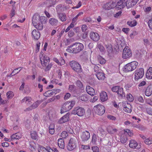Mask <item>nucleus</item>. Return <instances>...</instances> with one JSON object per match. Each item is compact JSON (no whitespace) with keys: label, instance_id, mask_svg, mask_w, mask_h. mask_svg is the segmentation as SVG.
I'll use <instances>...</instances> for the list:
<instances>
[{"label":"nucleus","instance_id":"8fccbe9b","mask_svg":"<svg viewBox=\"0 0 152 152\" xmlns=\"http://www.w3.org/2000/svg\"><path fill=\"white\" fill-rule=\"evenodd\" d=\"M97 47L100 51L102 52L104 51V48L103 46L100 44L98 45Z\"/></svg>","mask_w":152,"mask_h":152},{"label":"nucleus","instance_id":"a19ab883","mask_svg":"<svg viewBox=\"0 0 152 152\" xmlns=\"http://www.w3.org/2000/svg\"><path fill=\"white\" fill-rule=\"evenodd\" d=\"M69 90L71 92H74L76 90L75 86L74 85H69Z\"/></svg>","mask_w":152,"mask_h":152},{"label":"nucleus","instance_id":"423d86ee","mask_svg":"<svg viewBox=\"0 0 152 152\" xmlns=\"http://www.w3.org/2000/svg\"><path fill=\"white\" fill-rule=\"evenodd\" d=\"M69 64L72 69L75 72L79 73L82 72L80 65L76 61H71L69 62Z\"/></svg>","mask_w":152,"mask_h":152},{"label":"nucleus","instance_id":"4d7b16f0","mask_svg":"<svg viewBox=\"0 0 152 152\" xmlns=\"http://www.w3.org/2000/svg\"><path fill=\"white\" fill-rule=\"evenodd\" d=\"M62 8V5L61 4L58 5L56 7L57 10L58 11H61Z\"/></svg>","mask_w":152,"mask_h":152},{"label":"nucleus","instance_id":"393cba45","mask_svg":"<svg viewBox=\"0 0 152 152\" xmlns=\"http://www.w3.org/2000/svg\"><path fill=\"white\" fill-rule=\"evenodd\" d=\"M100 97L101 100L102 102H104L108 99V96L106 92H102L100 94Z\"/></svg>","mask_w":152,"mask_h":152},{"label":"nucleus","instance_id":"2eb2a0df","mask_svg":"<svg viewBox=\"0 0 152 152\" xmlns=\"http://www.w3.org/2000/svg\"><path fill=\"white\" fill-rule=\"evenodd\" d=\"M129 145L130 147L132 148H136L137 149H139L141 146L140 144L138 145L137 142L134 140H132L130 141Z\"/></svg>","mask_w":152,"mask_h":152},{"label":"nucleus","instance_id":"e2e57ef3","mask_svg":"<svg viewBox=\"0 0 152 152\" xmlns=\"http://www.w3.org/2000/svg\"><path fill=\"white\" fill-rule=\"evenodd\" d=\"M122 31L125 33L127 34L129 31V29L128 28H123L122 29Z\"/></svg>","mask_w":152,"mask_h":152},{"label":"nucleus","instance_id":"49530a36","mask_svg":"<svg viewBox=\"0 0 152 152\" xmlns=\"http://www.w3.org/2000/svg\"><path fill=\"white\" fill-rule=\"evenodd\" d=\"M144 142L146 144H151L152 143V139L147 138L145 140Z\"/></svg>","mask_w":152,"mask_h":152},{"label":"nucleus","instance_id":"4c0bfd02","mask_svg":"<svg viewBox=\"0 0 152 152\" xmlns=\"http://www.w3.org/2000/svg\"><path fill=\"white\" fill-rule=\"evenodd\" d=\"M47 21V19L46 17L44 16H41L40 17V23H42L43 24V23H45Z\"/></svg>","mask_w":152,"mask_h":152},{"label":"nucleus","instance_id":"9d476101","mask_svg":"<svg viewBox=\"0 0 152 152\" xmlns=\"http://www.w3.org/2000/svg\"><path fill=\"white\" fill-rule=\"evenodd\" d=\"M144 74V69L143 68H140L138 69H137L135 72V80H137L139 79L142 78Z\"/></svg>","mask_w":152,"mask_h":152},{"label":"nucleus","instance_id":"0eeeda50","mask_svg":"<svg viewBox=\"0 0 152 152\" xmlns=\"http://www.w3.org/2000/svg\"><path fill=\"white\" fill-rule=\"evenodd\" d=\"M112 91L117 93L118 96L120 98H124L125 96V93L123 91V88L120 86H115L112 88Z\"/></svg>","mask_w":152,"mask_h":152},{"label":"nucleus","instance_id":"1a4fd4ad","mask_svg":"<svg viewBox=\"0 0 152 152\" xmlns=\"http://www.w3.org/2000/svg\"><path fill=\"white\" fill-rule=\"evenodd\" d=\"M85 113L84 109L82 107H77L74 108L72 112V114L76 115H77L79 116H83Z\"/></svg>","mask_w":152,"mask_h":152},{"label":"nucleus","instance_id":"4be33fe9","mask_svg":"<svg viewBox=\"0 0 152 152\" xmlns=\"http://www.w3.org/2000/svg\"><path fill=\"white\" fill-rule=\"evenodd\" d=\"M41 101H38L33 103L32 105L28 108L26 109L27 110H31L37 108L41 103Z\"/></svg>","mask_w":152,"mask_h":152},{"label":"nucleus","instance_id":"79ce46f5","mask_svg":"<svg viewBox=\"0 0 152 152\" xmlns=\"http://www.w3.org/2000/svg\"><path fill=\"white\" fill-rule=\"evenodd\" d=\"M126 98L127 100L130 102H132L134 100V98L131 94H127L126 96Z\"/></svg>","mask_w":152,"mask_h":152},{"label":"nucleus","instance_id":"c03bdc74","mask_svg":"<svg viewBox=\"0 0 152 152\" xmlns=\"http://www.w3.org/2000/svg\"><path fill=\"white\" fill-rule=\"evenodd\" d=\"M94 66V72H96V74L98 73L99 72H100L101 71V70L100 69V68L97 66L95 65L94 64L93 65Z\"/></svg>","mask_w":152,"mask_h":152},{"label":"nucleus","instance_id":"de8ad7c7","mask_svg":"<svg viewBox=\"0 0 152 152\" xmlns=\"http://www.w3.org/2000/svg\"><path fill=\"white\" fill-rule=\"evenodd\" d=\"M39 152H50L49 151L47 150V149L43 147H41L38 150Z\"/></svg>","mask_w":152,"mask_h":152},{"label":"nucleus","instance_id":"39448f33","mask_svg":"<svg viewBox=\"0 0 152 152\" xmlns=\"http://www.w3.org/2000/svg\"><path fill=\"white\" fill-rule=\"evenodd\" d=\"M138 64V63L136 61L129 63L124 66V71L126 72L132 71L136 68Z\"/></svg>","mask_w":152,"mask_h":152},{"label":"nucleus","instance_id":"b1692460","mask_svg":"<svg viewBox=\"0 0 152 152\" xmlns=\"http://www.w3.org/2000/svg\"><path fill=\"white\" fill-rule=\"evenodd\" d=\"M152 94V88L149 86L146 88L145 91V94L148 96H150Z\"/></svg>","mask_w":152,"mask_h":152},{"label":"nucleus","instance_id":"a211bd4d","mask_svg":"<svg viewBox=\"0 0 152 152\" xmlns=\"http://www.w3.org/2000/svg\"><path fill=\"white\" fill-rule=\"evenodd\" d=\"M70 114L69 113H67L59 120L58 123L60 124H62L68 121Z\"/></svg>","mask_w":152,"mask_h":152},{"label":"nucleus","instance_id":"6ab92c4d","mask_svg":"<svg viewBox=\"0 0 152 152\" xmlns=\"http://www.w3.org/2000/svg\"><path fill=\"white\" fill-rule=\"evenodd\" d=\"M123 106L124 107L123 110L127 113H130L132 111V107L131 105L128 103L126 104L123 103Z\"/></svg>","mask_w":152,"mask_h":152},{"label":"nucleus","instance_id":"37998d69","mask_svg":"<svg viewBox=\"0 0 152 152\" xmlns=\"http://www.w3.org/2000/svg\"><path fill=\"white\" fill-rule=\"evenodd\" d=\"M127 140V138L126 135H124L121 137V141L122 143H125Z\"/></svg>","mask_w":152,"mask_h":152},{"label":"nucleus","instance_id":"7ed1b4c3","mask_svg":"<svg viewBox=\"0 0 152 152\" xmlns=\"http://www.w3.org/2000/svg\"><path fill=\"white\" fill-rule=\"evenodd\" d=\"M75 103V101L67 102L64 103L62 105L61 110V113H63L64 112L70 110L74 106Z\"/></svg>","mask_w":152,"mask_h":152},{"label":"nucleus","instance_id":"9b49d317","mask_svg":"<svg viewBox=\"0 0 152 152\" xmlns=\"http://www.w3.org/2000/svg\"><path fill=\"white\" fill-rule=\"evenodd\" d=\"M132 56L131 50L128 46H126L123 50L122 57L124 59H127L130 58Z\"/></svg>","mask_w":152,"mask_h":152},{"label":"nucleus","instance_id":"f257e3e1","mask_svg":"<svg viewBox=\"0 0 152 152\" xmlns=\"http://www.w3.org/2000/svg\"><path fill=\"white\" fill-rule=\"evenodd\" d=\"M83 48L84 46L82 43L76 42L68 47L66 50L69 53L76 54L80 52Z\"/></svg>","mask_w":152,"mask_h":152},{"label":"nucleus","instance_id":"e433bc0d","mask_svg":"<svg viewBox=\"0 0 152 152\" xmlns=\"http://www.w3.org/2000/svg\"><path fill=\"white\" fill-rule=\"evenodd\" d=\"M31 98L30 97H24L21 101V103H23L25 102L27 103L31 101Z\"/></svg>","mask_w":152,"mask_h":152},{"label":"nucleus","instance_id":"ddd939ff","mask_svg":"<svg viewBox=\"0 0 152 152\" xmlns=\"http://www.w3.org/2000/svg\"><path fill=\"white\" fill-rule=\"evenodd\" d=\"M40 59L41 64L43 66H46L49 63L50 58L46 56H40Z\"/></svg>","mask_w":152,"mask_h":152},{"label":"nucleus","instance_id":"aec40b11","mask_svg":"<svg viewBox=\"0 0 152 152\" xmlns=\"http://www.w3.org/2000/svg\"><path fill=\"white\" fill-rule=\"evenodd\" d=\"M32 35L33 37L36 40H38L40 37V34L39 31H37L36 30H34L32 32Z\"/></svg>","mask_w":152,"mask_h":152},{"label":"nucleus","instance_id":"6e6552de","mask_svg":"<svg viewBox=\"0 0 152 152\" xmlns=\"http://www.w3.org/2000/svg\"><path fill=\"white\" fill-rule=\"evenodd\" d=\"M93 109L94 112L98 115H102L105 111V107L102 105L99 104L95 106Z\"/></svg>","mask_w":152,"mask_h":152},{"label":"nucleus","instance_id":"3c124183","mask_svg":"<svg viewBox=\"0 0 152 152\" xmlns=\"http://www.w3.org/2000/svg\"><path fill=\"white\" fill-rule=\"evenodd\" d=\"M84 20L85 22L86 23H92V20L91 18L90 17H87L84 19Z\"/></svg>","mask_w":152,"mask_h":152},{"label":"nucleus","instance_id":"ea45409f","mask_svg":"<svg viewBox=\"0 0 152 152\" xmlns=\"http://www.w3.org/2000/svg\"><path fill=\"white\" fill-rule=\"evenodd\" d=\"M117 131V130L115 129H113L112 128H109L107 129L108 132L111 134H113L115 133Z\"/></svg>","mask_w":152,"mask_h":152},{"label":"nucleus","instance_id":"09e8293b","mask_svg":"<svg viewBox=\"0 0 152 152\" xmlns=\"http://www.w3.org/2000/svg\"><path fill=\"white\" fill-rule=\"evenodd\" d=\"M7 96L8 98L12 97L13 96V92L11 91L8 92L7 94Z\"/></svg>","mask_w":152,"mask_h":152},{"label":"nucleus","instance_id":"c85d7f7f","mask_svg":"<svg viewBox=\"0 0 152 152\" xmlns=\"http://www.w3.org/2000/svg\"><path fill=\"white\" fill-rule=\"evenodd\" d=\"M56 91L55 90H53L51 91H48L44 93L43 94V95L45 96L48 97L53 95L54 93L56 94Z\"/></svg>","mask_w":152,"mask_h":152},{"label":"nucleus","instance_id":"a18cd8bd","mask_svg":"<svg viewBox=\"0 0 152 152\" xmlns=\"http://www.w3.org/2000/svg\"><path fill=\"white\" fill-rule=\"evenodd\" d=\"M68 135V133L66 131H64L61 133V136L63 138H66Z\"/></svg>","mask_w":152,"mask_h":152},{"label":"nucleus","instance_id":"6e6d98bb","mask_svg":"<svg viewBox=\"0 0 152 152\" xmlns=\"http://www.w3.org/2000/svg\"><path fill=\"white\" fill-rule=\"evenodd\" d=\"M52 66V64H48V65L46 66V68L45 69V71H48L51 68Z\"/></svg>","mask_w":152,"mask_h":152},{"label":"nucleus","instance_id":"338daca9","mask_svg":"<svg viewBox=\"0 0 152 152\" xmlns=\"http://www.w3.org/2000/svg\"><path fill=\"white\" fill-rule=\"evenodd\" d=\"M71 96V94L69 93H67L64 96V99H68Z\"/></svg>","mask_w":152,"mask_h":152},{"label":"nucleus","instance_id":"13d9d810","mask_svg":"<svg viewBox=\"0 0 152 152\" xmlns=\"http://www.w3.org/2000/svg\"><path fill=\"white\" fill-rule=\"evenodd\" d=\"M98 97V96H95L93 97L92 99H91V102H94L97 100Z\"/></svg>","mask_w":152,"mask_h":152},{"label":"nucleus","instance_id":"bf43d9fd","mask_svg":"<svg viewBox=\"0 0 152 152\" xmlns=\"http://www.w3.org/2000/svg\"><path fill=\"white\" fill-rule=\"evenodd\" d=\"M82 30L83 32H85L87 29V26L86 25H83L82 26Z\"/></svg>","mask_w":152,"mask_h":152},{"label":"nucleus","instance_id":"c9c22d12","mask_svg":"<svg viewBox=\"0 0 152 152\" xmlns=\"http://www.w3.org/2000/svg\"><path fill=\"white\" fill-rule=\"evenodd\" d=\"M31 135L32 138L34 140H36L37 138V135L36 132L34 131H32L31 132Z\"/></svg>","mask_w":152,"mask_h":152},{"label":"nucleus","instance_id":"7c9ffc66","mask_svg":"<svg viewBox=\"0 0 152 152\" xmlns=\"http://www.w3.org/2000/svg\"><path fill=\"white\" fill-rule=\"evenodd\" d=\"M79 99L83 101H87L89 99V97L87 94H82L79 97Z\"/></svg>","mask_w":152,"mask_h":152},{"label":"nucleus","instance_id":"20e7f679","mask_svg":"<svg viewBox=\"0 0 152 152\" xmlns=\"http://www.w3.org/2000/svg\"><path fill=\"white\" fill-rule=\"evenodd\" d=\"M77 139L75 137L71 138L69 140L67 146L68 150L72 151L74 149L77 147Z\"/></svg>","mask_w":152,"mask_h":152},{"label":"nucleus","instance_id":"864d4df0","mask_svg":"<svg viewBox=\"0 0 152 152\" xmlns=\"http://www.w3.org/2000/svg\"><path fill=\"white\" fill-rule=\"evenodd\" d=\"M76 84L77 86L80 88H81L82 87L83 84L80 81L77 80L76 82Z\"/></svg>","mask_w":152,"mask_h":152},{"label":"nucleus","instance_id":"052dcab7","mask_svg":"<svg viewBox=\"0 0 152 152\" xmlns=\"http://www.w3.org/2000/svg\"><path fill=\"white\" fill-rule=\"evenodd\" d=\"M96 139L97 138L96 135L94 134L92 137V142L95 143L96 141Z\"/></svg>","mask_w":152,"mask_h":152},{"label":"nucleus","instance_id":"cd10ccee","mask_svg":"<svg viewBox=\"0 0 152 152\" xmlns=\"http://www.w3.org/2000/svg\"><path fill=\"white\" fill-rule=\"evenodd\" d=\"M56 0H47L46 1V4L47 7H50L56 4Z\"/></svg>","mask_w":152,"mask_h":152},{"label":"nucleus","instance_id":"5fc2aeb1","mask_svg":"<svg viewBox=\"0 0 152 152\" xmlns=\"http://www.w3.org/2000/svg\"><path fill=\"white\" fill-rule=\"evenodd\" d=\"M92 150L93 152H99V148L97 146L92 147Z\"/></svg>","mask_w":152,"mask_h":152},{"label":"nucleus","instance_id":"412c9836","mask_svg":"<svg viewBox=\"0 0 152 152\" xmlns=\"http://www.w3.org/2000/svg\"><path fill=\"white\" fill-rule=\"evenodd\" d=\"M86 91L91 96H93L95 94L94 89L89 86H86Z\"/></svg>","mask_w":152,"mask_h":152},{"label":"nucleus","instance_id":"f03ea898","mask_svg":"<svg viewBox=\"0 0 152 152\" xmlns=\"http://www.w3.org/2000/svg\"><path fill=\"white\" fill-rule=\"evenodd\" d=\"M40 16L37 14H35L32 18V23L37 29L41 30L43 29V25L40 23Z\"/></svg>","mask_w":152,"mask_h":152},{"label":"nucleus","instance_id":"69168bd1","mask_svg":"<svg viewBox=\"0 0 152 152\" xmlns=\"http://www.w3.org/2000/svg\"><path fill=\"white\" fill-rule=\"evenodd\" d=\"M146 84V82L145 81L141 82L138 85L139 87H141L145 86Z\"/></svg>","mask_w":152,"mask_h":152},{"label":"nucleus","instance_id":"5701e85b","mask_svg":"<svg viewBox=\"0 0 152 152\" xmlns=\"http://www.w3.org/2000/svg\"><path fill=\"white\" fill-rule=\"evenodd\" d=\"M95 74L99 80H104L105 77L104 73L102 72L101 71Z\"/></svg>","mask_w":152,"mask_h":152},{"label":"nucleus","instance_id":"dca6fc26","mask_svg":"<svg viewBox=\"0 0 152 152\" xmlns=\"http://www.w3.org/2000/svg\"><path fill=\"white\" fill-rule=\"evenodd\" d=\"M89 132L87 131H85L83 132L81 136V138L82 141H85L88 140L90 137Z\"/></svg>","mask_w":152,"mask_h":152},{"label":"nucleus","instance_id":"58836bf2","mask_svg":"<svg viewBox=\"0 0 152 152\" xmlns=\"http://www.w3.org/2000/svg\"><path fill=\"white\" fill-rule=\"evenodd\" d=\"M105 46L107 49L108 52L109 54L111 53L113 51V49L111 45H106Z\"/></svg>","mask_w":152,"mask_h":152},{"label":"nucleus","instance_id":"72a5a7b5","mask_svg":"<svg viewBox=\"0 0 152 152\" xmlns=\"http://www.w3.org/2000/svg\"><path fill=\"white\" fill-rule=\"evenodd\" d=\"M138 1V0H130V4H129V2H128V6L127 7H132L133 6H134L137 3V2Z\"/></svg>","mask_w":152,"mask_h":152},{"label":"nucleus","instance_id":"2f4dec72","mask_svg":"<svg viewBox=\"0 0 152 152\" xmlns=\"http://www.w3.org/2000/svg\"><path fill=\"white\" fill-rule=\"evenodd\" d=\"M58 17L62 21H65L66 20V16L65 14L63 13H58Z\"/></svg>","mask_w":152,"mask_h":152},{"label":"nucleus","instance_id":"603ef678","mask_svg":"<svg viewBox=\"0 0 152 152\" xmlns=\"http://www.w3.org/2000/svg\"><path fill=\"white\" fill-rule=\"evenodd\" d=\"M148 23L150 29L152 30V18L149 20Z\"/></svg>","mask_w":152,"mask_h":152},{"label":"nucleus","instance_id":"4468645a","mask_svg":"<svg viewBox=\"0 0 152 152\" xmlns=\"http://www.w3.org/2000/svg\"><path fill=\"white\" fill-rule=\"evenodd\" d=\"M128 0H120L116 4V7L118 9H121L124 7L126 6L127 7V2Z\"/></svg>","mask_w":152,"mask_h":152},{"label":"nucleus","instance_id":"774afa93","mask_svg":"<svg viewBox=\"0 0 152 152\" xmlns=\"http://www.w3.org/2000/svg\"><path fill=\"white\" fill-rule=\"evenodd\" d=\"M74 35V33L73 31L71 30L68 33V35L69 37H72Z\"/></svg>","mask_w":152,"mask_h":152},{"label":"nucleus","instance_id":"a878e982","mask_svg":"<svg viewBox=\"0 0 152 152\" xmlns=\"http://www.w3.org/2000/svg\"><path fill=\"white\" fill-rule=\"evenodd\" d=\"M58 143L59 147L61 148H64V142L63 139L60 138L58 140Z\"/></svg>","mask_w":152,"mask_h":152},{"label":"nucleus","instance_id":"0e129e2a","mask_svg":"<svg viewBox=\"0 0 152 152\" xmlns=\"http://www.w3.org/2000/svg\"><path fill=\"white\" fill-rule=\"evenodd\" d=\"M107 117L110 119L113 120H115L116 119V118L113 116L111 115H108Z\"/></svg>","mask_w":152,"mask_h":152},{"label":"nucleus","instance_id":"bb28decb","mask_svg":"<svg viewBox=\"0 0 152 152\" xmlns=\"http://www.w3.org/2000/svg\"><path fill=\"white\" fill-rule=\"evenodd\" d=\"M146 76L148 79H151L152 78V67H150L148 70Z\"/></svg>","mask_w":152,"mask_h":152},{"label":"nucleus","instance_id":"f3484780","mask_svg":"<svg viewBox=\"0 0 152 152\" xmlns=\"http://www.w3.org/2000/svg\"><path fill=\"white\" fill-rule=\"evenodd\" d=\"M90 36L91 39L94 41H97L99 39V35L96 33L91 32L90 34Z\"/></svg>","mask_w":152,"mask_h":152},{"label":"nucleus","instance_id":"473e14b6","mask_svg":"<svg viewBox=\"0 0 152 152\" xmlns=\"http://www.w3.org/2000/svg\"><path fill=\"white\" fill-rule=\"evenodd\" d=\"M49 22L52 25L55 26L57 24L58 21L54 18H51L49 20Z\"/></svg>","mask_w":152,"mask_h":152},{"label":"nucleus","instance_id":"f704fd0d","mask_svg":"<svg viewBox=\"0 0 152 152\" xmlns=\"http://www.w3.org/2000/svg\"><path fill=\"white\" fill-rule=\"evenodd\" d=\"M137 22L135 20L132 21H128L127 22V24L131 27H134L137 24Z\"/></svg>","mask_w":152,"mask_h":152},{"label":"nucleus","instance_id":"f8f14e48","mask_svg":"<svg viewBox=\"0 0 152 152\" xmlns=\"http://www.w3.org/2000/svg\"><path fill=\"white\" fill-rule=\"evenodd\" d=\"M116 4L113 1L104 4L102 8L105 10H109L116 7Z\"/></svg>","mask_w":152,"mask_h":152},{"label":"nucleus","instance_id":"680f3d73","mask_svg":"<svg viewBox=\"0 0 152 152\" xmlns=\"http://www.w3.org/2000/svg\"><path fill=\"white\" fill-rule=\"evenodd\" d=\"M100 63L101 64H104L106 62V60L103 58H101L99 59Z\"/></svg>","mask_w":152,"mask_h":152},{"label":"nucleus","instance_id":"c756f323","mask_svg":"<svg viewBox=\"0 0 152 152\" xmlns=\"http://www.w3.org/2000/svg\"><path fill=\"white\" fill-rule=\"evenodd\" d=\"M21 137V134L19 133H17L12 134L11 137L12 139H18Z\"/></svg>","mask_w":152,"mask_h":152}]
</instances>
